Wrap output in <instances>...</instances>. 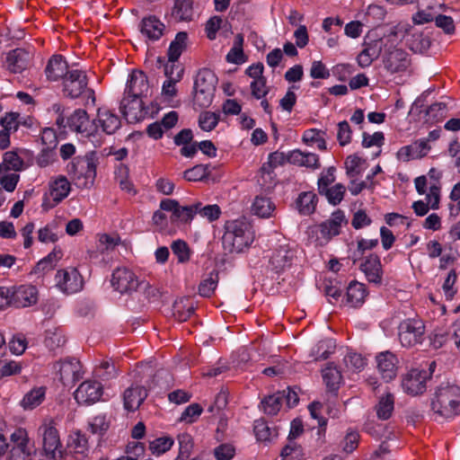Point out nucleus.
I'll return each instance as SVG.
<instances>
[{"mask_svg":"<svg viewBox=\"0 0 460 460\" xmlns=\"http://www.w3.org/2000/svg\"><path fill=\"white\" fill-rule=\"evenodd\" d=\"M149 91V84L146 74L140 70H133L128 75L124 94L133 97H146Z\"/></svg>","mask_w":460,"mask_h":460,"instance_id":"6ab92c4d","label":"nucleus"},{"mask_svg":"<svg viewBox=\"0 0 460 460\" xmlns=\"http://www.w3.org/2000/svg\"><path fill=\"white\" fill-rule=\"evenodd\" d=\"M58 365L59 379L65 385L74 384L81 377V365L77 359H66Z\"/></svg>","mask_w":460,"mask_h":460,"instance_id":"5701e85b","label":"nucleus"},{"mask_svg":"<svg viewBox=\"0 0 460 460\" xmlns=\"http://www.w3.org/2000/svg\"><path fill=\"white\" fill-rule=\"evenodd\" d=\"M28 61L29 53L23 49H15L7 54L5 63L10 72L17 74L27 67Z\"/></svg>","mask_w":460,"mask_h":460,"instance_id":"c756f323","label":"nucleus"},{"mask_svg":"<svg viewBox=\"0 0 460 460\" xmlns=\"http://www.w3.org/2000/svg\"><path fill=\"white\" fill-rule=\"evenodd\" d=\"M253 430L257 439L260 441H269L274 436V431L261 419L254 421Z\"/></svg>","mask_w":460,"mask_h":460,"instance_id":"680f3d73","label":"nucleus"},{"mask_svg":"<svg viewBox=\"0 0 460 460\" xmlns=\"http://www.w3.org/2000/svg\"><path fill=\"white\" fill-rule=\"evenodd\" d=\"M173 443V439L170 437L158 438L149 443V450L153 455L160 456L169 451Z\"/></svg>","mask_w":460,"mask_h":460,"instance_id":"6e6d98bb","label":"nucleus"},{"mask_svg":"<svg viewBox=\"0 0 460 460\" xmlns=\"http://www.w3.org/2000/svg\"><path fill=\"white\" fill-rule=\"evenodd\" d=\"M109 422L106 420V416L100 414L93 417L89 421V429L93 434L102 436L109 429Z\"/></svg>","mask_w":460,"mask_h":460,"instance_id":"0e129e2a","label":"nucleus"},{"mask_svg":"<svg viewBox=\"0 0 460 460\" xmlns=\"http://www.w3.org/2000/svg\"><path fill=\"white\" fill-rule=\"evenodd\" d=\"M219 119V113L203 111L199 116V125L202 130L211 131L217 126Z\"/></svg>","mask_w":460,"mask_h":460,"instance_id":"864d4df0","label":"nucleus"},{"mask_svg":"<svg viewBox=\"0 0 460 460\" xmlns=\"http://www.w3.org/2000/svg\"><path fill=\"white\" fill-rule=\"evenodd\" d=\"M193 0H174L171 17L175 22H190L193 19Z\"/></svg>","mask_w":460,"mask_h":460,"instance_id":"2f4dec72","label":"nucleus"},{"mask_svg":"<svg viewBox=\"0 0 460 460\" xmlns=\"http://www.w3.org/2000/svg\"><path fill=\"white\" fill-rule=\"evenodd\" d=\"M172 253L177 257L180 263L189 261L190 257V251L187 243L183 240L173 241L171 245Z\"/></svg>","mask_w":460,"mask_h":460,"instance_id":"4d7b16f0","label":"nucleus"},{"mask_svg":"<svg viewBox=\"0 0 460 460\" xmlns=\"http://www.w3.org/2000/svg\"><path fill=\"white\" fill-rule=\"evenodd\" d=\"M219 280L218 272L213 270L204 278L199 285V294L203 297H210L214 294Z\"/></svg>","mask_w":460,"mask_h":460,"instance_id":"ea45409f","label":"nucleus"},{"mask_svg":"<svg viewBox=\"0 0 460 460\" xmlns=\"http://www.w3.org/2000/svg\"><path fill=\"white\" fill-rule=\"evenodd\" d=\"M71 68L63 56L56 54L49 59L45 75L49 81L57 82L63 80Z\"/></svg>","mask_w":460,"mask_h":460,"instance_id":"4be33fe9","label":"nucleus"},{"mask_svg":"<svg viewBox=\"0 0 460 460\" xmlns=\"http://www.w3.org/2000/svg\"><path fill=\"white\" fill-rule=\"evenodd\" d=\"M143 97H133L124 94L120 105L119 111L128 120H137L142 116Z\"/></svg>","mask_w":460,"mask_h":460,"instance_id":"a878e982","label":"nucleus"},{"mask_svg":"<svg viewBox=\"0 0 460 460\" xmlns=\"http://www.w3.org/2000/svg\"><path fill=\"white\" fill-rule=\"evenodd\" d=\"M431 410L443 419H450L460 413V386L443 383L435 390L431 399Z\"/></svg>","mask_w":460,"mask_h":460,"instance_id":"f257e3e1","label":"nucleus"},{"mask_svg":"<svg viewBox=\"0 0 460 460\" xmlns=\"http://www.w3.org/2000/svg\"><path fill=\"white\" fill-rule=\"evenodd\" d=\"M24 166L23 160L13 151H9L4 153L3 157V163L0 164V167H4V170L13 171V172H16L22 170Z\"/></svg>","mask_w":460,"mask_h":460,"instance_id":"49530a36","label":"nucleus"},{"mask_svg":"<svg viewBox=\"0 0 460 460\" xmlns=\"http://www.w3.org/2000/svg\"><path fill=\"white\" fill-rule=\"evenodd\" d=\"M0 167V184L8 192H13L19 181L20 176L13 171L4 170Z\"/></svg>","mask_w":460,"mask_h":460,"instance_id":"603ef678","label":"nucleus"},{"mask_svg":"<svg viewBox=\"0 0 460 460\" xmlns=\"http://www.w3.org/2000/svg\"><path fill=\"white\" fill-rule=\"evenodd\" d=\"M378 372L385 382H390L395 378L398 370V358L390 352L384 351L379 353L376 358Z\"/></svg>","mask_w":460,"mask_h":460,"instance_id":"aec40b11","label":"nucleus"},{"mask_svg":"<svg viewBox=\"0 0 460 460\" xmlns=\"http://www.w3.org/2000/svg\"><path fill=\"white\" fill-rule=\"evenodd\" d=\"M369 283L380 286L383 282V267L378 255L371 253L365 258L359 266Z\"/></svg>","mask_w":460,"mask_h":460,"instance_id":"a211bd4d","label":"nucleus"},{"mask_svg":"<svg viewBox=\"0 0 460 460\" xmlns=\"http://www.w3.org/2000/svg\"><path fill=\"white\" fill-rule=\"evenodd\" d=\"M430 373L426 369L413 368L405 374L402 379L403 392L411 396L422 394L427 389V382Z\"/></svg>","mask_w":460,"mask_h":460,"instance_id":"9d476101","label":"nucleus"},{"mask_svg":"<svg viewBox=\"0 0 460 460\" xmlns=\"http://www.w3.org/2000/svg\"><path fill=\"white\" fill-rule=\"evenodd\" d=\"M346 222L345 215L341 210L333 212L331 217L319 225V232L323 242H329L341 233L342 223Z\"/></svg>","mask_w":460,"mask_h":460,"instance_id":"412c9836","label":"nucleus"},{"mask_svg":"<svg viewBox=\"0 0 460 460\" xmlns=\"http://www.w3.org/2000/svg\"><path fill=\"white\" fill-rule=\"evenodd\" d=\"M281 460H303L304 452L296 441H288L280 452Z\"/></svg>","mask_w":460,"mask_h":460,"instance_id":"09e8293b","label":"nucleus"},{"mask_svg":"<svg viewBox=\"0 0 460 460\" xmlns=\"http://www.w3.org/2000/svg\"><path fill=\"white\" fill-rule=\"evenodd\" d=\"M188 34L184 31H180L176 34L174 40L171 42L168 49L169 61H177L186 48V41Z\"/></svg>","mask_w":460,"mask_h":460,"instance_id":"58836bf2","label":"nucleus"},{"mask_svg":"<svg viewBox=\"0 0 460 460\" xmlns=\"http://www.w3.org/2000/svg\"><path fill=\"white\" fill-rule=\"evenodd\" d=\"M147 396V391L141 385H131L123 393L124 408L134 411L139 408Z\"/></svg>","mask_w":460,"mask_h":460,"instance_id":"cd10ccee","label":"nucleus"},{"mask_svg":"<svg viewBox=\"0 0 460 460\" xmlns=\"http://www.w3.org/2000/svg\"><path fill=\"white\" fill-rule=\"evenodd\" d=\"M44 343L50 350H54L66 343V337L59 328L48 329L45 332Z\"/></svg>","mask_w":460,"mask_h":460,"instance_id":"c03bdc74","label":"nucleus"},{"mask_svg":"<svg viewBox=\"0 0 460 460\" xmlns=\"http://www.w3.org/2000/svg\"><path fill=\"white\" fill-rule=\"evenodd\" d=\"M283 400L284 396L280 393L269 395L261 401V408L266 414L276 415L282 406Z\"/></svg>","mask_w":460,"mask_h":460,"instance_id":"a18cd8bd","label":"nucleus"},{"mask_svg":"<svg viewBox=\"0 0 460 460\" xmlns=\"http://www.w3.org/2000/svg\"><path fill=\"white\" fill-rule=\"evenodd\" d=\"M45 397L46 387H34L24 394L20 405L24 411H31L40 406L44 402Z\"/></svg>","mask_w":460,"mask_h":460,"instance_id":"72a5a7b5","label":"nucleus"},{"mask_svg":"<svg viewBox=\"0 0 460 460\" xmlns=\"http://www.w3.org/2000/svg\"><path fill=\"white\" fill-rule=\"evenodd\" d=\"M55 279L59 290L68 295L79 292L84 286L83 278L75 268L58 270Z\"/></svg>","mask_w":460,"mask_h":460,"instance_id":"f8f14e48","label":"nucleus"},{"mask_svg":"<svg viewBox=\"0 0 460 460\" xmlns=\"http://www.w3.org/2000/svg\"><path fill=\"white\" fill-rule=\"evenodd\" d=\"M179 454L175 460H184L189 457L192 448V438L188 433H182L178 436Z\"/></svg>","mask_w":460,"mask_h":460,"instance_id":"052dcab7","label":"nucleus"},{"mask_svg":"<svg viewBox=\"0 0 460 460\" xmlns=\"http://www.w3.org/2000/svg\"><path fill=\"white\" fill-rule=\"evenodd\" d=\"M196 208L197 215L208 219L209 222L218 219L221 215V208L217 204L203 206L201 202L197 201Z\"/></svg>","mask_w":460,"mask_h":460,"instance_id":"3c124183","label":"nucleus"},{"mask_svg":"<svg viewBox=\"0 0 460 460\" xmlns=\"http://www.w3.org/2000/svg\"><path fill=\"white\" fill-rule=\"evenodd\" d=\"M364 48L357 57V62L362 68L368 67L382 52V40H375L364 43Z\"/></svg>","mask_w":460,"mask_h":460,"instance_id":"bb28decb","label":"nucleus"},{"mask_svg":"<svg viewBox=\"0 0 460 460\" xmlns=\"http://www.w3.org/2000/svg\"><path fill=\"white\" fill-rule=\"evenodd\" d=\"M138 29L146 41L155 42L164 36L166 26L158 17L149 14L140 21Z\"/></svg>","mask_w":460,"mask_h":460,"instance_id":"dca6fc26","label":"nucleus"},{"mask_svg":"<svg viewBox=\"0 0 460 460\" xmlns=\"http://www.w3.org/2000/svg\"><path fill=\"white\" fill-rule=\"evenodd\" d=\"M159 208L172 213V222L190 224L197 215L196 202L189 206H181L176 199H164L160 201Z\"/></svg>","mask_w":460,"mask_h":460,"instance_id":"9b49d317","label":"nucleus"},{"mask_svg":"<svg viewBox=\"0 0 460 460\" xmlns=\"http://www.w3.org/2000/svg\"><path fill=\"white\" fill-rule=\"evenodd\" d=\"M293 259L294 252L286 246H281L274 252L270 263L277 271H280L289 267Z\"/></svg>","mask_w":460,"mask_h":460,"instance_id":"e433bc0d","label":"nucleus"},{"mask_svg":"<svg viewBox=\"0 0 460 460\" xmlns=\"http://www.w3.org/2000/svg\"><path fill=\"white\" fill-rule=\"evenodd\" d=\"M89 79L84 70L71 68L62 80V93L69 99L82 98L86 107L95 105V93L88 87Z\"/></svg>","mask_w":460,"mask_h":460,"instance_id":"f03ea898","label":"nucleus"},{"mask_svg":"<svg viewBox=\"0 0 460 460\" xmlns=\"http://www.w3.org/2000/svg\"><path fill=\"white\" fill-rule=\"evenodd\" d=\"M345 191V186L341 183H337L332 187L325 189L319 194L325 196L330 204L336 206L343 199Z\"/></svg>","mask_w":460,"mask_h":460,"instance_id":"de8ad7c7","label":"nucleus"},{"mask_svg":"<svg viewBox=\"0 0 460 460\" xmlns=\"http://www.w3.org/2000/svg\"><path fill=\"white\" fill-rule=\"evenodd\" d=\"M352 129L347 120H343L337 125V140L341 146H345L351 142Z\"/></svg>","mask_w":460,"mask_h":460,"instance_id":"e2e57ef3","label":"nucleus"},{"mask_svg":"<svg viewBox=\"0 0 460 460\" xmlns=\"http://www.w3.org/2000/svg\"><path fill=\"white\" fill-rule=\"evenodd\" d=\"M367 295L366 285L353 280L347 287L345 305L352 308L360 307L365 303Z\"/></svg>","mask_w":460,"mask_h":460,"instance_id":"393cba45","label":"nucleus"},{"mask_svg":"<svg viewBox=\"0 0 460 460\" xmlns=\"http://www.w3.org/2000/svg\"><path fill=\"white\" fill-rule=\"evenodd\" d=\"M71 190V185L66 177L59 175L49 181V197L44 199L43 206L54 208L65 199Z\"/></svg>","mask_w":460,"mask_h":460,"instance_id":"f3484780","label":"nucleus"},{"mask_svg":"<svg viewBox=\"0 0 460 460\" xmlns=\"http://www.w3.org/2000/svg\"><path fill=\"white\" fill-rule=\"evenodd\" d=\"M216 83L215 74L209 69H203L196 76L194 89H206L208 85L216 87Z\"/></svg>","mask_w":460,"mask_h":460,"instance_id":"5fc2aeb1","label":"nucleus"},{"mask_svg":"<svg viewBox=\"0 0 460 460\" xmlns=\"http://www.w3.org/2000/svg\"><path fill=\"white\" fill-rule=\"evenodd\" d=\"M38 434L42 438L46 456L54 460H63L64 451L57 422L51 418L44 419L38 429Z\"/></svg>","mask_w":460,"mask_h":460,"instance_id":"20e7f679","label":"nucleus"},{"mask_svg":"<svg viewBox=\"0 0 460 460\" xmlns=\"http://www.w3.org/2000/svg\"><path fill=\"white\" fill-rule=\"evenodd\" d=\"M288 163L298 165L305 166L307 168L318 169L320 167L319 156L314 153H305L299 149L291 151L288 155Z\"/></svg>","mask_w":460,"mask_h":460,"instance_id":"7c9ffc66","label":"nucleus"},{"mask_svg":"<svg viewBox=\"0 0 460 460\" xmlns=\"http://www.w3.org/2000/svg\"><path fill=\"white\" fill-rule=\"evenodd\" d=\"M275 209V204L270 198L264 196H257L252 206L253 214L262 218L272 217Z\"/></svg>","mask_w":460,"mask_h":460,"instance_id":"4c0bfd02","label":"nucleus"},{"mask_svg":"<svg viewBox=\"0 0 460 460\" xmlns=\"http://www.w3.org/2000/svg\"><path fill=\"white\" fill-rule=\"evenodd\" d=\"M103 394L102 385L95 380L83 382L75 392V399L79 404L91 405L98 402Z\"/></svg>","mask_w":460,"mask_h":460,"instance_id":"ddd939ff","label":"nucleus"},{"mask_svg":"<svg viewBox=\"0 0 460 460\" xmlns=\"http://www.w3.org/2000/svg\"><path fill=\"white\" fill-rule=\"evenodd\" d=\"M253 239L252 226L244 218L226 222L222 242L225 249L230 252H243L252 244Z\"/></svg>","mask_w":460,"mask_h":460,"instance_id":"7ed1b4c3","label":"nucleus"},{"mask_svg":"<svg viewBox=\"0 0 460 460\" xmlns=\"http://www.w3.org/2000/svg\"><path fill=\"white\" fill-rule=\"evenodd\" d=\"M323 378L331 392H336L339 389L341 375L336 367L328 365L323 370Z\"/></svg>","mask_w":460,"mask_h":460,"instance_id":"79ce46f5","label":"nucleus"},{"mask_svg":"<svg viewBox=\"0 0 460 460\" xmlns=\"http://www.w3.org/2000/svg\"><path fill=\"white\" fill-rule=\"evenodd\" d=\"M384 142L385 136L381 131H376L372 135L367 132H363L362 134V146L365 148L372 146L381 147L384 145Z\"/></svg>","mask_w":460,"mask_h":460,"instance_id":"338daca9","label":"nucleus"},{"mask_svg":"<svg viewBox=\"0 0 460 460\" xmlns=\"http://www.w3.org/2000/svg\"><path fill=\"white\" fill-rule=\"evenodd\" d=\"M215 86L208 85L206 89H194V102L200 107L208 106L213 99Z\"/></svg>","mask_w":460,"mask_h":460,"instance_id":"13d9d810","label":"nucleus"},{"mask_svg":"<svg viewBox=\"0 0 460 460\" xmlns=\"http://www.w3.org/2000/svg\"><path fill=\"white\" fill-rule=\"evenodd\" d=\"M382 61L385 69L391 75L405 73L411 66L408 53L396 47L385 49Z\"/></svg>","mask_w":460,"mask_h":460,"instance_id":"1a4fd4ad","label":"nucleus"},{"mask_svg":"<svg viewBox=\"0 0 460 460\" xmlns=\"http://www.w3.org/2000/svg\"><path fill=\"white\" fill-rule=\"evenodd\" d=\"M394 394L390 392H386L379 396L375 405L376 417L381 420H389L394 411Z\"/></svg>","mask_w":460,"mask_h":460,"instance_id":"473e14b6","label":"nucleus"},{"mask_svg":"<svg viewBox=\"0 0 460 460\" xmlns=\"http://www.w3.org/2000/svg\"><path fill=\"white\" fill-rule=\"evenodd\" d=\"M10 438L13 443L11 460H31V447L29 446L30 438L27 430L18 428L11 434Z\"/></svg>","mask_w":460,"mask_h":460,"instance_id":"4468645a","label":"nucleus"},{"mask_svg":"<svg viewBox=\"0 0 460 460\" xmlns=\"http://www.w3.org/2000/svg\"><path fill=\"white\" fill-rule=\"evenodd\" d=\"M425 332V324L420 319L409 318L402 321L398 326V336L403 347H413L421 343Z\"/></svg>","mask_w":460,"mask_h":460,"instance_id":"6e6552de","label":"nucleus"},{"mask_svg":"<svg viewBox=\"0 0 460 460\" xmlns=\"http://www.w3.org/2000/svg\"><path fill=\"white\" fill-rule=\"evenodd\" d=\"M210 173L209 165L198 164L184 171L183 178L189 181H199L206 179Z\"/></svg>","mask_w":460,"mask_h":460,"instance_id":"8fccbe9b","label":"nucleus"},{"mask_svg":"<svg viewBox=\"0 0 460 460\" xmlns=\"http://www.w3.org/2000/svg\"><path fill=\"white\" fill-rule=\"evenodd\" d=\"M156 63L158 68H164V73L167 79H173L172 77H176L178 69H183L180 65L176 64V61H169V59L166 61L165 58L158 57Z\"/></svg>","mask_w":460,"mask_h":460,"instance_id":"69168bd1","label":"nucleus"},{"mask_svg":"<svg viewBox=\"0 0 460 460\" xmlns=\"http://www.w3.org/2000/svg\"><path fill=\"white\" fill-rule=\"evenodd\" d=\"M111 284L114 290L121 295L146 289L149 286L148 282L140 280L131 270L126 267H118L113 270Z\"/></svg>","mask_w":460,"mask_h":460,"instance_id":"39448f33","label":"nucleus"},{"mask_svg":"<svg viewBox=\"0 0 460 460\" xmlns=\"http://www.w3.org/2000/svg\"><path fill=\"white\" fill-rule=\"evenodd\" d=\"M203 412V408L199 403H191L182 411L180 420L188 424L194 423Z\"/></svg>","mask_w":460,"mask_h":460,"instance_id":"bf43d9fd","label":"nucleus"},{"mask_svg":"<svg viewBox=\"0 0 460 460\" xmlns=\"http://www.w3.org/2000/svg\"><path fill=\"white\" fill-rule=\"evenodd\" d=\"M430 146L424 139H419L413 144L401 147L397 152V158L403 162L420 159L427 155Z\"/></svg>","mask_w":460,"mask_h":460,"instance_id":"b1692460","label":"nucleus"},{"mask_svg":"<svg viewBox=\"0 0 460 460\" xmlns=\"http://www.w3.org/2000/svg\"><path fill=\"white\" fill-rule=\"evenodd\" d=\"M447 111L448 109L445 102H435L426 111V121L430 124L438 123L447 117Z\"/></svg>","mask_w":460,"mask_h":460,"instance_id":"a19ab883","label":"nucleus"},{"mask_svg":"<svg viewBox=\"0 0 460 460\" xmlns=\"http://www.w3.org/2000/svg\"><path fill=\"white\" fill-rule=\"evenodd\" d=\"M53 225H46L38 231V240L42 243H54L58 241V234Z\"/></svg>","mask_w":460,"mask_h":460,"instance_id":"774afa93","label":"nucleus"},{"mask_svg":"<svg viewBox=\"0 0 460 460\" xmlns=\"http://www.w3.org/2000/svg\"><path fill=\"white\" fill-rule=\"evenodd\" d=\"M96 120L98 126L107 135L114 134L121 126L119 117L105 108L98 109Z\"/></svg>","mask_w":460,"mask_h":460,"instance_id":"c85d7f7f","label":"nucleus"},{"mask_svg":"<svg viewBox=\"0 0 460 460\" xmlns=\"http://www.w3.org/2000/svg\"><path fill=\"white\" fill-rule=\"evenodd\" d=\"M67 126L74 131L82 135L83 137L88 138L94 146L102 145L97 128L89 119L86 111L83 109L75 110L67 119Z\"/></svg>","mask_w":460,"mask_h":460,"instance_id":"423d86ee","label":"nucleus"},{"mask_svg":"<svg viewBox=\"0 0 460 460\" xmlns=\"http://www.w3.org/2000/svg\"><path fill=\"white\" fill-rule=\"evenodd\" d=\"M97 161L95 154L91 153L84 157L76 158L75 162L73 163L79 187L88 189L93 186L96 177Z\"/></svg>","mask_w":460,"mask_h":460,"instance_id":"0eeeda50","label":"nucleus"},{"mask_svg":"<svg viewBox=\"0 0 460 460\" xmlns=\"http://www.w3.org/2000/svg\"><path fill=\"white\" fill-rule=\"evenodd\" d=\"M334 344L331 340L320 341L311 350L310 356L314 360L327 359L334 351Z\"/></svg>","mask_w":460,"mask_h":460,"instance_id":"37998d69","label":"nucleus"},{"mask_svg":"<svg viewBox=\"0 0 460 460\" xmlns=\"http://www.w3.org/2000/svg\"><path fill=\"white\" fill-rule=\"evenodd\" d=\"M318 198L313 191L301 192L296 200V207L300 215L309 216L315 211Z\"/></svg>","mask_w":460,"mask_h":460,"instance_id":"c9c22d12","label":"nucleus"},{"mask_svg":"<svg viewBox=\"0 0 460 460\" xmlns=\"http://www.w3.org/2000/svg\"><path fill=\"white\" fill-rule=\"evenodd\" d=\"M67 447L76 457H84L89 450L88 439L80 431H75L69 436Z\"/></svg>","mask_w":460,"mask_h":460,"instance_id":"f704fd0d","label":"nucleus"},{"mask_svg":"<svg viewBox=\"0 0 460 460\" xmlns=\"http://www.w3.org/2000/svg\"><path fill=\"white\" fill-rule=\"evenodd\" d=\"M10 289L13 307H29L38 301V289L33 285L13 286Z\"/></svg>","mask_w":460,"mask_h":460,"instance_id":"2eb2a0df","label":"nucleus"}]
</instances>
